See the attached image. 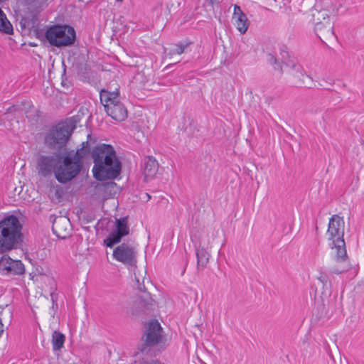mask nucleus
<instances>
[{"label":"nucleus","mask_w":364,"mask_h":364,"mask_svg":"<svg viewBox=\"0 0 364 364\" xmlns=\"http://www.w3.org/2000/svg\"><path fill=\"white\" fill-rule=\"evenodd\" d=\"M88 144V141H83L81 149L77 150L74 158L66 156L62 163L60 158L57 155L41 156L36 166L38 173L43 177H48L54 172L55 178L61 183L71 181L81 169L80 159Z\"/></svg>","instance_id":"nucleus-1"},{"label":"nucleus","mask_w":364,"mask_h":364,"mask_svg":"<svg viewBox=\"0 0 364 364\" xmlns=\"http://www.w3.org/2000/svg\"><path fill=\"white\" fill-rule=\"evenodd\" d=\"M92 157L95 164L93 176L97 180L113 179L120 173L121 162L111 145L102 144L96 146L92 151Z\"/></svg>","instance_id":"nucleus-2"},{"label":"nucleus","mask_w":364,"mask_h":364,"mask_svg":"<svg viewBox=\"0 0 364 364\" xmlns=\"http://www.w3.org/2000/svg\"><path fill=\"white\" fill-rule=\"evenodd\" d=\"M335 11L333 0H323L316 3L311 10L314 31L323 42L334 38L331 16Z\"/></svg>","instance_id":"nucleus-3"},{"label":"nucleus","mask_w":364,"mask_h":364,"mask_svg":"<svg viewBox=\"0 0 364 364\" xmlns=\"http://www.w3.org/2000/svg\"><path fill=\"white\" fill-rule=\"evenodd\" d=\"M21 229L19 220L13 215L0 220V254L16 249L22 242Z\"/></svg>","instance_id":"nucleus-4"},{"label":"nucleus","mask_w":364,"mask_h":364,"mask_svg":"<svg viewBox=\"0 0 364 364\" xmlns=\"http://www.w3.org/2000/svg\"><path fill=\"white\" fill-rule=\"evenodd\" d=\"M328 240L331 242V249L335 250L338 262L347 259L344 235V220L342 217L333 215L329 220L326 232Z\"/></svg>","instance_id":"nucleus-5"},{"label":"nucleus","mask_w":364,"mask_h":364,"mask_svg":"<svg viewBox=\"0 0 364 364\" xmlns=\"http://www.w3.org/2000/svg\"><path fill=\"white\" fill-rule=\"evenodd\" d=\"M268 57L270 63L276 65L274 67L275 70H279L281 72H285L289 75L291 83L294 86L311 88L314 85L313 79L304 73L300 65L289 61L282 63L281 65L277 64V60L273 55L269 54Z\"/></svg>","instance_id":"nucleus-6"},{"label":"nucleus","mask_w":364,"mask_h":364,"mask_svg":"<svg viewBox=\"0 0 364 364\" xmlns=\"http://www.w3.org/2000/svg\"><path fill=\"white\" fill-rule=\"evenodd\" d=\"M100 101L107 114L117 121H124L127 117V109L119 98L117 88L113 91L103 89L100 92Z\"/></svg>","instance_id":"nucleus-7"},{"label":"nucleus","mask_w":364,"mask_h":364,"mask_svg":"<svg viewBox=\"0 0 364 364\" xmlns=\"http://www.w3.org/2000/svg\"><path fill=\"white\" fill-rule=\"evenodd\" d=\"M46 38L52 46H68L74 43L75 31L70 26L56 25L47 30Z\"/></svg>","instance_id":"nucleus-8"},{"label":"nucleus","mask_w":364,"mask_h":364,"mask_svg":"<svg viewBox=\"0 0 364 364\" xmlns=\"http://www.w3.org/2000/svg\"><path fill=\"white\" fill-rule=\"evenodd\" d=\"M70 135L69 126L63 124L52 129L46 136L45 142L51 148H60L67 142Z\"/></svg>","instance_id":"nucleus-9"},{"label":"nucleus","mask_w":364,"mask_h":364,"mask_svg":"<svg viewBox=\"0 0 364 364\" xmlns=\"http://www.w3.org/2000/svg\"><path fill=\"white\" fill-rule=\"evenodd\" d=\"M113 258L126 266H135L136 264V251L132 245L122 243L113 251Z\"/></svg>","instance_id":"nucleus-10"},{"label":"nucleus","mask_w":364,"mask_h":364,"mask_svg":"<svg viewBox=\"0 0 364 364\" xmlns=\"http://www.w3.org/2000/svg\"><path fill=\"white\" fill-rule=\"evenodd\" d=\"M129 229L127 225L126 218L117 219L116 220V230L112 231L109 236L104 240L106 246L112 247L114 245L119 243L124 236L129 234Z\"/></svg>","instance_id":"nucleus-11"},{"label":"nucleus","mask_w":364,"mask_h":364,"mask_svg":"<svg viewBox=\"0 0 364 364\" xmlns=\"http://www.w3.org/2000/svg\"><path fill=\"white\" fill-rule=\"evenodd\" d=\"M136 282L137 284V289L141 291L137 299L138 305L142 309V311H146L153 310L156 308L157 303L151 296V294L146 291L144 278H142V283L140 282L139 277L135 275Z\"/></svg>","instance_id":"nucleus-12"},{"label":"nucleus","mask_w":364,"mask_h":364,"mask_svg":"<svg viewBox=\"0 0 364 364\" xmlns=\"http://www.w3.org/2000/svg\"><path fill=\"white\" fill-rule=\"evenodd\" d=\"M164 331L157 320H152L145 333V342L148 346H155L163 343Z\"/></svg>","instance_id":"nucleus-13"},{"label":"nucleus","mask_w":364,"mask_h":364,"mask_svg":"<svg viewBox=\"0 0 364 364\" xmlns=\"http://www.w3.org/2000/svg\"><path fill=\"white\" fill-rule=\"evenodd\" d=\"M52 230L58 238L65 239L72 230L69 218L65 216L56 217L53 222Z\"/></svg>","instance_id":"nucleus-14"},{"label":"nucleus","mask_w":364,"mask_h":364,"mask_svg":"<svg viewBox=\"0 0 364 364\" xmlns=\"http://www.w3.org/2000/svg\"><path fill=\"white\" fill-rule=\"evenodd\" d=\"M0 267L13 274H22L25 272L23 264L20 260L12 259L4 255L0 259Z\"/></svg>","instance_id":"nucleus-15"},{"label":"nucleus","mask_w":364,"mask_h":364,"mask_svg":"<svg viewBox=\"0 0 364 364\" xmlns=\"http://www.w3.org/2000/svg\"><path fill=\"white\" fill-rule=\"evenodd\" d=\"M318 280L322 284L323 291L320 296L319 299H316V304L320 307L321 311L323 312L326 310V305L328 304V298L331 296V290H330V282L328 279V277L321 274V275L318 277Z\"/></svg>","instance_id":"nucleus-16"},{"label":"nucleus","mask_w":364,"mask_h":364,"mask_svg":"<svg viewBox=\"0 0 364 364\" xmlns=\"http://www.w3.org/2000/svg\"><path fill=\"white\" fill-rule=\"evenodd\" d=\"M232 19L235 21V24L238 31L241 34H245L247 31L250 23L246 15L237 5L234 6Z\"/></svg>","instance_id":"nucleus-17"},{"label":"nucleus","mask_w":364,"mask_h":364,"mask_svg":"<svg viewBox=\"0 0 364 364\" xmlns=\"http://www.w3.org/2000/svg\"><path fill=\"white\" fill-rule=\"evenodd\" d=\"M159 163L153 156H147L144 159V173L146 178H153L159 170Z\"/></svg>","instance_id":"nucleus-18"},{"label":"nucleus","mask_w":364,"mask_h":364,"mask_svg":"<svg viewBox=\"0 0 364 364\" xmlns=\"http://www.w3.org/2000/svg\"><path fill=\"white\" fill-rule=\"evenodd\" d=\"M207 248L205 247L200 246L196 250V257H197V264L198 269H204L208 262L210 258V254L206 250Z\"/></svg>","instance_id":"nucleus-19"},{"label":"nucleus","mask_w":364,"mask_h":364,"mask_svg":"<svg viewBox=\"0 0 364 364\" xmlns=\"http://www.w3.org/2000/svg\"><path fill=\"white\" fill-rule=\"evenodd\" d=\"M153 76L152 69L150 66H145L134 77L135 80L139 81L141 84H145L151 80Z\"/></svg>","instance_id":"nucleus-20"},{"label":"nucleus","mask_w":364,"mask_h":364,"mask_svg":"<svg viewBox=\"0 0 364 364\" xmlns=\"http://www.w3.org/2000/svg\"><path fill=\"white\" fill-rule=\"evenodd\" d=\"M13 26L9 21L7 19L6 16L0 9V31L6 34L13 33Z\"/></svg>","instance_id":"nucleus-21"},{"label":"nucleus","mask_w":364,"mask_h":364,"mask_svg":"<svg viewBox=\"0 0 364 364\" xmlns=\"http://www.w3.org/2000/svg\"><path fill=\"white\" fill-rule=\"evenodd\" d=\"M65 336L64 334L60 333L59 331H55L53 333L52 336V345L54 350H58L63 347L65 343Z\"/></svg>","instance_id":"nucleus-22"},{"label":"nucleus","mask_w":364,"mask_h":364,"mask_svg":"<svg viewBox=\"0 0 364 364\" xmlns=\"http://www.w3.org/2000/svg\"><path fill=\"white\" fill-rule=\"evenodd\" d=\"M215 237H216V235L215 234L214 232H213L211 233V235H208L207 239L206 240L203 239L200 242V246L205 247V248H207V249H211L213 247V241H214Z\"/></svg>","instance_id":"nucleus-23"},{"label":"nucleus","mask_w":364,"mask_h":364,"mask_svg":"<svg viewBox=\"0 0 364 364\" xmlns=\"http://www.w3.org/2000/svg\"><path fill=\"white\" fill-rule=\"evenodd\" d=\"M186 47V46L176 45L175 47L170 50L168 55L171 56L174 55H181L184 52Z\"/></svg>","instance_id":"nucleus-24"},{"label":"nucleus","mask_w":364,"mask_h":364,"mask_svg":"<svg viewBox=\"0 0 364 364\" xmlns=\"http://www.w3.org/2000/svg\"><path fill=\"white\" fill-rule=\"evenodd\" d=\"M115 185H116V183L114 182L106 183L99 184L97 186V188L101 191H105L107 189L113 188Z\"/></svg>","instance_id":"nucleus-25"},{"label":"nucleus","mask_w":364,"mask_h":364,"mask_svg":"<svg viewBox=\"0 0 364 364\" xmlns=\"http://www.w3.org/2000/svg\"><path fill=\"white\" fill-rule=\"evenodd\" d=\"M57 309H58V305H57V304H55L54 303H53L52 309H51V310H52V311H53V313H52V312H50V317L54 318L55 316H57V315H56Z\"/></svg>","instance_id":"nucleus-26"},{"label":"nucleus","mask_w":364,"mask_h":364,"mask_svg":"<svg viewBox=\"0 0 364 364\" xmlns=\"http://www.w3.org/2000/svg\"><path fill=\"white\" fill-rule=\"evenodd\" d=\"M4 331V325L2 323L1 320H0V337Z\"/></svg>","instance_id":"nucleus-27"},{"label":"nucleus","mask_w":364,"mask_h":364,"mask_svg":"<svg viewBox=\"0 0 364 364\" xmlns=\"http://www.w3.org/2000/svg\"><path fill=\"white\" fill-rule=\"evenodd\" d=\"M35 1L39 2L41 4H45L47 0H34Z\"/></svg>","instance_id":"nucleus-28"}]
</instances>
